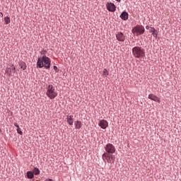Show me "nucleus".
<instances>
[{"label": "nucleus", "instance_id": "f257e3e1", "mask_svg": "<svg viewBox=\"0 0 181 181\" xmlns=\"http://www.w3.org/2000/svg\"><path fill=\"white\" fill-rule=\"evenodd\" d=\"M50 63H52V62L49 58L46 56H43L42 57L38 58L37 67H39V69H42V67H45V69H50Z\"/></svg>", "mask_w": 181, "mask_h": 181}, {"label": "nucleus", "instance_id": "f03ea898", "mask_svg": "<svg viewBox=\"0 0 181 181\" xmlns=\"http://www.w3.org/2000/svg\"><path fill=\"white\" fill-rule=\"evenodd\" d=\"M46 89V95L48 97V98L50 100H54V98L57 97V91L53 85H47Z\"/></svg>", "mask_w": 181, "mask_h": 181}, {"label": "nucleus", "instance_id": "7ed1b4c3", "mask_svg": "<svg viewBox=\"0 0 181 181\" xmlns=\"http://www.w3.org/2000/svg\"><path fill=\"white\" fill-rule=\"evenodd\" d=\"M132 54L136 59H142L145 56V49L141 47H134L132 48Z\"/></svg>", "mask_w": 181, "mask_h": 181}, {"label": "nucleus", "instance_id": "20e7f679", "mask_svg": "<svg viewBox=\"0 0 181 181\" xmlns=\"http://www.w3.org/2000/svg\"><path fill=\"white\" fill-rule=\"evenodd\" d=\"M102 158L104 162H107V163H114V162H115V156L108 153H104L102 156Z\"/></svg>", "mask_w": 181, "mask_h": 181}, {"label": "nucleus", "instance_id": "39448f33", "mask_svg": "<svg viewBox=\"0 0 181 181\" xmlns=\"http://www.w3.org/2000/svg\"><path fill=\"white\" fill-rule=\"evenodd\" d=\"M132 32L136 35H143V33L145 32V28L142 25H136L132 30Z\"/></svg>", "mask_w": 181, "mask_h": 181}, {"label": "nucleus", "instance_id": "423d86ee", "mask_svg": "<svg viewBox=\"0 0 181 181\" xmlns=\"http://www.w3.org/2000/svg\"><path fill=\"white\" fill-rule=\"evenodd\" d=\"M105 150L106 151L105 153H109L112 155V153H115V146L112 144H107L105 147Z\"/></svg>", "mask_w": 181, "mask_h": 181}, {"label": "nucleus", "instance_id": "0eeeda50", "mask_svg": "<svg viewBox=\"0 0 181 181\" xmlns=\"http://www.w3.org/2000/svg\"><path fill=\"white\" fill-rule=\"evenodd\" d=\"M106 8L107 11H109V12H115V11L117 10V7L115 6V4H114V3L107 2L106 4Z\"/></svg>", "mask_w": 181, "mask_h": 181}, {"label": "nucleus", "instance_id": "6e6552de", "mask_svg": "<svg viewBox=\"0 0 181 181\" xmlns=\"http://www.w3.org/2000/svg\"><path fill=\"white\" fill-rule=\"evenodd\" d=\"M6 72L8 73L9 76H12V73L13 74L16 73V68H15V66L12 65L11 67L6 69Z\"/></svg>", "mask_w": 181, "mask_h": 181}, {"label": "nucleus", "instance_id": "1a4fd4ad", "mask_svg": "<svg viewBox=\"0 0 181 181\" xmlns=\"http://www.w3.org/2000/svg\"><path fill=\"white\" fill-rule=\"evenodd\" d=\"M98 125L103 129H105L108 127V122H107V120L102 119V120L100 121Z\"/></svg>", "mask_w": 181, "mask_h": 181}, {"label": "nucleus", "instance_id": "9d476101", "mask_svg": "<svg viewBox=\"0 0 181 181\" xmlns=\"http://www.w3.org/2000/svg\"><path fill=\"white\" fill-rule=\"evenodd\" d=\"M116 37L119 42H124L125 40V36L121 32L116 34Z\"/></svg>", "mask_w": 181, "mask_h": 181}, {"label": "nucleus", "instance_id": "9b49d317", "mask_svg": "<svg viewBox=\"0 0 181 181\" xmlns=\"http://www.w3.org/2000/svg\"><path fill=\"white\" fill-rule=\"evenodd\" d=\"M149 100H152L153 101H156V103H158L160 104V98H158V96L153 95V94H149L148 95Z\"/></svg>", "mask_w": 181, "mask_h": 181}, {"label": "nucleus", "instance_id": "f8f14e48", "mask_svg": "<svg viewBox=\"0 0 181 181\" xmlns=\"http://www.w3.org/2000/svg\"><path fill=\"white\" fill-rule=\"evenodd\" d=\"M74 116L73 115H68L66 117V121L69 125H73V122L74 120L73 119Z\"/></svg>", "mask_w": 181, "mask_h": 181}, {"label": "nucleus", "instance_id": "ddd939ff", "mask_svg": "<svg viewBox=\"0 0 181 181\" xmlns=\"http://www.w3.org/2000/svg\"><path fill=\"white\" fill-rule=\"evenodd\" d=\"M128 13L127 11L122 12V14L120 15L121 19H123V21H127L128 19Z\"/></svg>", "mask_w": 181, "mask_h": 181}, {"label": "nucleus", "instance_id": "4468645a", "mask_svg": "<svg viewBox=\"0 0 181 181\" xmlns=\"http://www.w3.org/2000/svg\"><path fill=\"white\" fill-rule=\"evenodd\" d=\"M150 33H152L154 37H158V30L155 28H150Z\"/></svg>", "mask_w": 181, "mask_h": 181}, {"label": "nucleus", "instance_id": "2eb2a0df", "mask_svg": "<svg viewBox=\"0 0 181 181\" xmlns=\"http://www.w3.org/2000/svg\"><path fill=\"white\" fill-rule=\"evenodd\" d=\"M83 127V123L77 120L75 122V128L76 129H80Z\"/></svg>", "mask_w": 181, "mask_h": 181}, {"label": "nucleus", "instance_id": "dca6fc26", "mask_svg": "<svg viewBox=\"0 0 181 181\" xmlns=\"http://www.w3.org/2000/svg\"><path fill=\"white\" fill-rule=\"evenodd\" d=\"M27 177H28V179H33V177H35L33 172L28 171L27 172Z\"/></svg>", "mask_w": 181, "mask_h": 181}, {"label": "nucleus", "instance_id": "f3484780", "mask_svg": "<svg viewBox=\"0 0 181 181\" xmlns=\"http://www.w3.org/2000/svg\"><path fill=\"white\" fill-rule=\"evenodd\" d=\"M19 66L21 69H22V70H26V63H25L24 62H21L19 63Z\"/></svg>", "mask_w": 181, "mask_h": 181}, {"label": "nucleus", "instance_id": "a211bd4d", "mask_svg": "<svg viewBox=\"0 0 181 181\" xmlns=\"http://www.w3.org/2000/svg\"><path fill=\"white\" fill-rule=\"evenodd\" d=\"M33 173L35 175H40V170L37 168H35L33 170Z\"/></svg>", "mask_w": 181, "mask_h": 181}, {"label": "nucleus", "instance_id": "6ab92c4d", "mask_svg": "<svg viewBox=\"0 0 181 181\" xmlns=\"http://www.w3.org/2000/svg\"><path fill=\"white\" fill-rule=\"evenodd\" d=\"M4 22H5V25H9V23H11V18H9L8 16L5 17Z\"/></svg>", "mask_w": 181, "mask_h": 181}, {"label": "nucleus", "instance_id": "aec40b11", "mask_svg": "<svg viewBox=\"0 0 181 181\" xmlns=\"http://www.w3.org/2000/svg\"><path fill=\"white\" fill-rule=\"evenodd\" d=\"M108 74H110V73L108 72V70L105 69L103 70V76H105V77H107V76H108Z\"/></svg>", "mask_w": 181, "mask_h": 181}, {"label": "nucleus", "instance_id": "412c9836", "mask_svg": "<svg viewBox=\"0 0 181 181\" xmlns=\"http://www.w3.org/2000/svg\"><path fill=\"white\" fill-rule=\"evenodd\" d=\"M17 132L19 134V135H23V132L21 131V127L17 128Z\"/></svg>", "mask_w": 181, "mask_h": 181}, {"label": "nucleus", "instance_id": "4be33fe9", "mask_svg": "<svg viewBox=\"0 0 181 181\" xmlns=\"http://www.w3.org/2000/svg\"><path fill=\"white\" fill-rule=\"evenodd\" d=\"M153 28H152V27H149L148 25H147L146 27V29H147V30H149V32H151V29H153Z\"/></svg>", "mask_w": 181, "mask_h": 181}, {"label": "nucleus", "instance_id": "5701e85b", "mask_svg": "<svg viewBox=\"0 0 181 181\" xmlns=\"http://www.w3.org/2000/svg\"><path fill=\"white\" fill-rule=\"evenodd\" d=\"M14 125H15V127H16V128H19V125L18 124V123L15 122Z\"/></svg>", "mask_w": 181, "mask_h": 181}, {"label": "nucleus", "instance_id": "b1692460", "mask_svg": "<svg viewBox=\"0 0 181 181\" xmlns=\"http://www.w3.org/2000/svg\"><path fill=\"white\" fill-rule=\"evenodd\" d=\"M0 17L4 18V14L1 12H0Z\"/></svg>", "mask_w": 181, "mask_h": 181}, {"label": "nucleus", "instance_id": "393cba45", "mask_svg": "<svg viewBox=\"0 0 181 181\" xmlns=\"http://www.w3.org/2000/svg\"><path fill=\"white\" fill-rule=\"evenodd\" d=\"M54 70H57V66H54Z\"/></svg>", "mask_w": 181, "mask_h": 181}, {"label": "nucleus", "instance_id": "a878e982", "mask_svg": "<svg viewBox=\"0 0 181 181\" xmlns=\"http://www.w3.org/2000/svg\"><path fill=\"white\" fill-rule=\"evenodd\" d=\"M45 181H54V180L52 179H47Z\"/></svg>", "mask_w": 181, "mask_h": 181}, {"label": "nucleus", "instance_id": "bb28decb", "mask_svg": "<svg viewBox=\"0 0 181 181\" xmlns=\"http://www.w3.org/2000/svg\"><path fill=\"white\" fill-rule=\"evenodd\" d=\"M117 2H121V0H116Z\"/></svg>", "mask_w": 181, "mask_h": 181}]
</instances>
